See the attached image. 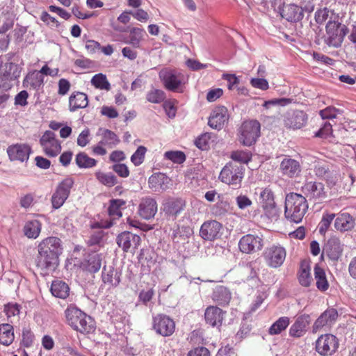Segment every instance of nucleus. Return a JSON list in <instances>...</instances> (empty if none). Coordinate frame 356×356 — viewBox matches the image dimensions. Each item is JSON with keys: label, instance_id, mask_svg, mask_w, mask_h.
I'll return each instance as SVG.
<instances>
[{"label": "nucleus", "instance_id": "1", "mask_svg": "<svg viewBox=\"0 0 356 356\" xmlns=\"http://www.w3.org/2000/svg\"><path fill=\"white\" fill-rule=\"evenodd\" d=\"M61 240L55 236L43 239L38 246L35 258L36 267L42 270H54L59 264V257L63 252Z\"/></svg>", "mask_w": 356, "mask_h": 356}, {"label": "nucleus", "instance_id": "2", "mask_svg": "<svg viewBox=\"0 0 356 356\" xmlns=\"http://www.w3.org/2000/svg\"><path fill=\"white\" fill-rule=\"evenodd\" d=\"M65 316L67 324L81 334H90L94 332L96 329L94 319L72 305L65 309Z\"/></svg>", "mask_w": 356, "mask_h": 356}, {"label": "nucleus", "instance_id": "3", "mask_svg": "<svg viewBox=\"0 0 356 356\" xmlns=\"http://www.w3.org/2000/svg\"><path fill=\"white\" fill-rule=\"evenodd\" d=\"M308 209L306 197L303 195L290 193L285 198L284 214L292 222H300Z\"/></svg>", "mask_w": 356, "mask_h": 356}, {"label": "nucleus", "instance_id": "4", "mask_svg": "<svg viewBox=\"0 0 356 356\" xmlns=\"http://www.w3.org/2000/svg\"><path fill=\"white\" fill-rule=\"evenodd\" d=\"M325 32L327 44L329 46L339 47L348 33V28L339 22L338 15L331 16L325 26Z\"/></svg>", "mask_w": 356, "mask_h": 356}, {"label": "nucleus", "instance_id": "5", "mask_svg": "<svg viewBox=\"0 0 356 356\" xmlns=\"http://www.w3.org/2000/svg\"><path fill=\"white\" fill-rule=\"evenodd\" d=\"M245 171V168L243 165L230 161L222 168L218 179L225 184L240 187Z\"/></svg>", "mask_w": 356, "mask_h": 356}, {"label": "nucleus", "instance_id": "6", "mask_svg": "<svg viewBox=\"0 0 356 356\" xmlns=\"http://www.w3.org/2000/svg\"><path fill=\"white\" fill-rule=\"evenodd\" d=\"M261 124L256 120L244 121L238 129V138L244 146L254 145L260 136Z\"/></svg>", "mask_w": 356, "mask_h": 356}, {"label": "nucleus", "instance_id": "7", "mask_svg": "<svg viewBox=\"0 0 356 356\" xmlns=\"http://www.w3.org/2000/svg\"><path fill=\"white\" fill-rule=\"evenodd\" d=\"M120 143L118 135L109 129H104L101 139L97 144L92 147V153L96 156H105L107 149H113Z\"/></svg>", "mask_w": 356, "mask_h": 356}, {"label": "nucleus", "instance_id": "8", "mask_svg": "<svg viewBox=\"0 0 356 356\" xmlns=\"http://www.w3.org/2000/svg\"><path fill=\"white\" fill-rule=\"evenodd\" d=\"M339 346V339L334 334H321L316 341V351L322 356H331Z\"/></svg>", "mask_w": 356, "mask_h": 356}, {"label": "nucleus", "instance_id": "9", "mask_svg": "<svg viewBox=\"0 0 356 356\" xmlns=\"http://www.w3.org/2000/svg\"><path fill=\"white\" fill-rule=\"evenodd\" d=\"M74 184V179L72 177H67L58 184L51 196V201L53 208L57 209L63 205L70 195Z\"/></svg>", "mask_w": 356, "mask_h": 356}, {"label": "nucleus", "instance_id": "10", "mask_svg": "<svg viewBox=\"0 0 356 356\" xmlns=\"http://www.w3.org/2000/svg\"><path fill=\"white\" fill-rule=\"evenodd\" d=\"M40 144L44 154L49 157H56L61 152V145L56 135L51 131H46L40 139Z\"/></svg>", "mask_w": 356, "mask_h": 356}, {"label": "nucleus", "instance_id": "11", "mask_svg": "<svg viewBox=\"0 0 356 356\" xmlns=\"http://www.w3.org/2000/svg\"><path fill=\"white\" fill-rule=\"evenodd\" d=\"M286 255L284 248L280 245H272L266 248L263 252V257L271 268L281 266L285 260Z\"/></svg>", "mask_w": 356, "mask_h": 356}, {"label": "nucleus", "instance_id": "12", "mask_svg": "<svg viewBox=\"0 0 356 356\" xmlns=\"http://www.w3.org/2000/svg\"><path fill=\"white\" fill-rule=\"evenodd\" d=\"M302 192L314 203H321L326 197L324 185L321 182L307 181L302 186Z\"/></svg>", "mask_w": 356, "mask_h": 356}, {"label": "nucleus", "instance_id": "13", "mask_svg": "<svg viewBox=\"0 0 356 356\" xmlns=\"http://www.w3.org/2000/svg\"><path fill=\"white\" fill-rule=\"evenodd\" d=\"M153 329L163 337H170L175 332V323L165 314H158L153 317Z\"/></svg>", "mask_w": 356, "mask_h": 356}, {"label": "nucleus", "instance_id": "14", "mask_svg": "<svg viewBox=\"0 0 356 356\" xmlns=\"http://www.w3.org/2000/svg\"><path fill=\"white\" fill-rule=\"evenodd\" d=\"M159 77L165 89L175 92L184 82V75L175 70H166L159 73Z\"/></svg>", "mask_w": 356, "mask_h": 356}, {"label": "nucleus", "instance_id": "15", "mask_svg": "<svg viewBox=\"0 0 356 356\" xmlns=\"http://www.w3.org/2000/svg\"><path fill=\"white\" fill-rule=\"evenodd\" d=\"M7 154L11 161H27L32 152L31 146L26 143H16L7 148Z\"/></svg>", "mask_w": 356, "mask_h": 356}, {"label": "nucleus", "instance_id": "16", "mask_svg": "<svg viewBox=\"0 0 356 356\" xmlns=\"http://www.w3.org/2000/svg\"><path fill=\"white\" fill-rule=\"evenodd\" d=\"M263 246L262 239L257 236H254L252 234L243 236L238 243L240 250L246 254H251L260 250Z\"/></svg>", "mask_w": 356, "mask_h": 356}, {"label": "nucleus", "instance_id": "17", "mask_svg": "<svg viewBox=\"0 0 356 356\" xmlns=\"http://www.w3.org/2000/svg\"><path fill=\"white\" fill-rule=\"evenodd\" d=\"M229 119L227 108L220 106L216 107L209 118L208 124L212 128L220 130Z\"/></svg>", "mask_w": 356, "mask_h": 356}, {"label": "nucleus", "instance_id": "18", "mask_svg": "<svg viewBox=\"0 0 356 356\" xmlns=\"http://www.w3.org/2000/svg\"><path fill=\"white\" fill-rule=\"evenodd\" d=\"M307 115L302 111L288 113L284 118V124L287 129H298L306 124Z\"/></svg>", "mask_w": 356, "mask_h": 356}, {"label": "nucleus", "instance_id": "19", "mask_svg": "<svg viewBox=\"0 0 356 356\" xmlns=\"http://www.w3.org/2000/svg\"><path fill=\"white\" fill-rule=\"evenodd\" d=\"M225 314L226 312L217 306H209L204 312V320L211 327H220Z\"/></svg>", "mask_w": 356, "mask_h": 356}, {"label": "nucleus", "instance_id": "20", "mask_svg": "<svg viewBox=\"0 0 356 356\" xmlns=\"http://www.w3.org/2000/svg\"><path fill=\"white\" fill-rule=\"evenodd\" d=\"M117 244L124 252H128L131 248L136 249L140 244V237L131 232H124L120 234L116 238Z\"/></svg>", "mask_w": 356, "mask_h": 356}, {"label": "nucleus", "instance_id": "21", "mask_svg": "<svg viewBox=\"0 0 356 356\" xmlns=\"http://www.w3.org/2000/svg\"><path fill=\"white\" fill-rule=\"evenodd\" d=\"M163 210L168 220H175L183 210L184 203L181 199L168 198L163 204Z\"/></svg>", "mask_w": 356, "mask_h": 356}, {"label": "nucleus", "instance_id": "22", "mask_svg": "<svg viewBox=\"0 0 356 356\" xmlns=\"http://www.w3.org/2000/svg\"><path fill=\"white\" fill-rule=\"evenodd\" d=\"M338 312L334 308H328L316 320L313 325V331L317 332L325 326L330 327L338 318Z\"/></svg>", "mask_w": 356, "mask_h": 356}, {"label": "nucleus", "instance_id": "23", "mask_svg": "<svg viewBox=\"0 0 356 356\" xmlns=\"http://www.w3.org/2000/svg\"><path fill=\"white\" fill-rule=\"evenodd\" d=\"M343 252V245L337 238H330L323 249V253L332 261H337L341 257Z\"/></svg>", "mask_w": 356, "mask_h": 356}, {"label": "nucleus", "instance_id": "24", "mask_svg": "<svg viewBox=\"0 0 356 356\" xmlns=\"http://www.w3.org/2000/svg\"><path fill=\"white\" fill-rule=\"evenodd\" d=\"M311 317L309 314H304L299 316L289 329V335L292 337L300 338L307 332V327L310 324Z\"/></svg>", "mask_w": 356, "mask_h": 356}, {"label": "nucleus", "instance_id": "25", "mask_svg": "<svg viewBox=\"0 0 356 356\" xmlns=\"http://www.w3.org/2000/svg\"><path fill=\"white\" fill-rule=\"evenodd\" d=\"M280 170L284 176L294 178L300 174L301 166L300 163L296 159L287 157L282 161Z\"/></svg>", "mask_w": 356, "mask_h": 356}, {"label": "nucleus", "instance_id": "26", "mask_svg": "<svg viewBox=\"0 0 356 356\" xmlns=\"http://www.w3.org/2000/svg\"><path fill=\"white\" fill-rule=\"evenodd\" d=\"M157 212L156 200L150 197H145L141 200L139 204L138 213L145 220L153 218Z\"/></svg>", "mask_w": 356, "mask_h": 356}, {"label": "nucleus", "instance_id": "27", "mask_svg": "<svg viewBox=\"0 0 356 356\" xmlns=\"http://www.w3.org/2000/svg\"><path fill=\"white\" fill-rule=\"evenodd\" d=\"M21 68L18 65L10 62L0 65V81H14L20 76Z\"/></svg>", "mask_w": 356, "mask_h": 356}, {"label": "nucleus", "instance_id": "28", "mask_svg": "<svg viewBox=\"0 0 356 356\" xmlns=\"http://www.w3.org/2000/svg\"><path fill=\"white\" fill-rule=\"evenodd\" d=\"M155 252L149 248L142 249L138 255V261L141 264V272L148 274L156 262Z\"/></svg>", "mask_w": 356, "mask_h": 356}, {"label": "nucleus", "instance_id": "29", "mask_svg": "<svg viewBox=\"0 0 356 356\" xmlns=\"http://www.w3.org/2000/svg\"><path fill=\"white\" fill-rule=\"evenodd\" d=\"M281 15L289 22H299L303 17V8L294 3L284 5Z\"/></svg>", "mask_w": 356, "mask_h": 356}, {"label": "nucleus", "instance_id": "30", "mask_svg": "<svg viewBox=\"0 0 356 356\" xmlns=\"http://www.w3.org/2000/svg\"><path fill=\"white\" fill-rule=\"evenodd\" d=\"M88 105V95L81 92L74 91L69 97V110L74 112Z\"/></svg>", "mask_w": 356, "mask_h": 356}, {"label": "nucleus", "instance_id": "31", "mask_svg": "<svg viewBox=\"0 0 356 356\" xmlns=\"http://www.w3.org/2000/svg\"><path fill=\"white\" fill-rule=\"evenodd\" d=\"M170 179L163 173H154L148 179V186L154 192H160L167 189Z\"/></svg>", "mask_w": 356, "mask_h": 356}, {"label": "nucleus", "instance_id": "32", "mask_svg": "<svg viewBox=\"0 0 356 356\" xmlns=\"http://www.w3.org/2000/svg\"><path fill=\"white\" fill-rule=\"evenodd\" d=\"M122 272L120 270L109 266L107 270L106 266L103 268L102 281L113 287H116L121 282Z\"/></svg>", "mask_w": 356, "mask_h": 356}, {"label": "nucleus", "instance_id": "33", "mask_svg": "<svg viewBox=\"0 0 356 356\" xmlns=\"http://www.w3.org/2000/svg\"><path fill=\"white\" fill-rule=\"evenodd\" d=\"M222 224H202L200 234L204 240L213 241L220 236Z\"/></svg>", "mask_w": 356, "mask_h": 356}, {"label": "nucleus", "instance_id": "34", "mask_svg": "<svg viewBox=\"0 0 356 356\" xmlns=\"http://www.w3.org/2000/svg\"><path fill=\"white\" fill-rule=\"evenodd\" d=\"M212 300L219 305L225 306L229 304L232 298L231 292L224 286H217L213 289Z\"/></svg>", "mask_w": 356, "mask_h": 356}, {"label": "nucleus", "instance_id": "35", "mask_svg": "<svg viewBox=\"0 0 356 356\" xmlns=\"http://www.w3.org/2000/svg\"><path fill=\"white\" fill-rule=\"evenodd\" d=\"M50 291L56 298L66 299L70 296V289L65 282L56 280L51 283Z\"/></svg>", "mask_w": 356, "mask_h": 356}, {"label": "nucleus", "instance_id": "36", "mask_svg": "<svg viewBox=\"0 0 356 356\" xmlns=\"http://www.w3.org/2000/svg\"><path fill=\"white\" fill-rule=\"evenodd\" d=\"M102 254L93 252L88 256L86 263L83 264L84 268L91 273H95L99 270L102 263Z\"/></svg>", "mask_w": 356, "mask_h": 356}, {"label": "nucleus", "instance_id": "37", "mask_svg": "<svg viewBox=\"0 0 356 356\" xmlns=\"http://www.w3.org/2000/svg\"><path fill=\"white\" fill-rule=\"evenodd\" d=\"M125 204L126 202L122 199H113L110 200L108 213L111 221L118 220L122 216V207Z\"/></svg>", "mask_w": 356, "mask_h": 356}, {"label": "nucleus", "instance_id": "38", "mask_svg": "<svg viewBox=\"0 0 356 356\" xmlns=\"http://www.w3.org/2000/svg\"><path fill=\"white\" fill-rule=\"evenodd\" d=\"M298 281L300 285L305 287L309 286L312 283V277L310 273V265L308 261L303 260L300 263Z\"/></svg>", "mask_w": 356, "mask_h": 356}, {"label": "nucleus", "instance_id": "39", "mask_svg": "<svg viewBox=\"0 0 356 356\" xmlns=\"http://www.w3.org/2000/svg\"><path fill=\"white\" fill-rule=\"evenodd\" d=\"M15 339L13 325L8 323L0 325V343L9 346Z\"/></svg>", "mask_w": 356, "mask_h": 356}, {"label": "nucleus", "instance_id": "40", "mask_svg": "<svg viewBox=\"0 0 356 356\" xmlns=\"http://www.w3.org/2000/svg\"><path fill=\"white\" fill-rule=\"evenodd\" d=\"M146 35V32L143 29L133 27L129 31V41L127 43L131 44L135 48H140V42Z\"/></svg>", "mask_w": 356, "mask_h": 356}, {"label": "nucleus", "instance_id": "41", "mask_svg": "<svg viewBox=\"0 0 356 356\" xmlns=\"http://www.w3.org/2000/svg\"><path fill=\"white\" fill-rule=\"evenodd\" d=\"M95 176L97 181L106 187L111 188L118 183V179L112 172H104L98 170L95 173Z\"/></svg>", "mask_w": 356, "mask_h": 356}, {"label": "nucleus", "instance_id": "42", "mask_svg": "<svg viewBox=\"0 0 356 356\" xmlns=\"http://www.w3.org/2000/svg\"><path fill=\"white\" fill-rule=\"evenodd\" d=\"M314 277L316 280V284L318 289L321 291H325L329 287V284L326 278L325 270L318 264L314 267Z\"/></svg>", "mask_w": 356, "mask_h": 356}, {"label": "nucleus", "instance_id": "43", "mask_svg": "<svg viewBox=\"0 0 356 356\" xmlns=\"http://www.w3.org/2000/svg\"><path fill=\"white\" fill-rule=\"evenodd\" d=\"M261 262L259 259H255L248 262L243 265V273L247 275V280H253L258 278V272L259 271Z\"/></svg>", "mask_w": 356, "mask_h": 356}, {"label": "nucleus", "instance_id": "44", "mask_svg": "<svg viewBox=\"0 0 356 356\" xmlns=\"http://www.w3.org/2000/svg\"><path fill=\"white\" fill-rule=\"evenodd\" d=\"M24 85L30 86L34 89H38L44 83V76L37 71L29 73L24 80Z\"/></svg>", "mask_w": 356, "mask_h": 356}, {"label": "nucleus", "instance_id": "45", "mask_svg": "<svg viewBox=\"0 0 356 356\" xmlns=\"http://www.w3.org/2000/svg\"><path fill=\"white\" fill-rule=\"evenodd\" d=\"M172 229L173 238H188L193 234V229L188 224H174Z\"/></svg>", "mask_w": 356, "mask_h": 356}, {"label": "nucleus", "instance_id": "46", "mask_svg": "<svg viewBox=\"0 0 356 356\" xmlns=\"http://www.w3.org/2000/svg\"><path fill=\"white\" fill-rule=\"evenodd\" d=\"M290 320L287 316L279 318L269 328L268 333L270 335H276L280 334L289 325Z\"/></svg>", "mask_w": 356, "mask_h": 356}, {"label": "nucleus", "instance_id": "47", "mask_svg": "<svg viewBox=\"0 0 356 356\" xmlns=\"http://www.w3.org/2000/svg\"><path fill=\"white\" fill-rule=\"evenodd\" d=\"M76 163L81 168H90L95 166L97 161L90 156L85 152H80L76 156Z\"/></svg>", "mask_w": 356, "mask_h": 356}, {"label": "nucleus", "instance_id": "48", "mask_svg": "<svg viewBox=\"0 0 356 356\" xmlns=\"http://www.w3.org/2000/svg\"><path fill=\"white\" fill-rule=\"evenodd\" d=\"M91 84L96 88L100 90H109L111 84L108 82L106 76L102 73H99L92 76Z\"/></svg>", "mask_w": 356, "mask_h": 356}, {"label": "nucleus", "instance_id": "49", "mask_svg": "<svg viewBox=\"0 0 356 356\" xmlns=\"http://www.w3.org/2000/svg\"><path fill=\"white\" fill-rule=\"evenodd\" d=\"M165 93L163 90L152 88L146 94V99L152 104H161L165 99Z\"/></svg>", "mask_w": 356, "mask_h": 356}, {"label": "nucleus", "instance_id": "50", "mask_svg": "<svg viewBox=\"0 0 356 356\" xmlns=\"http://www.w3.org/2000/svg\"><path fill=\"white\" fill-rule=\"evenodd\" d=\"M230 158L234 161L247 164L252 159V153L248 150H236L231 153Z\"/></svg>", "mask_w": 356, "mask_h": 356}, {"label": "nucleus", "instance_id": "51", "mask_svg": "<svg viewBox=\"0 0 356 356\" xmlns=\"http://www.w3.org/2000/svg\"><path fill=\"white\" fill-rule=\"evenodd\" d=\"M260 200L261 207L273 205L275 204L274 194L269 188H265L260 193Z\"/></svg>", "mask_w": 356, "mask_h": 356}, {"label": "nucleus", "instance_id": "52", "mask_svg": "<svg viewBox=\"0 0 356 356\" xmlns=\"http://www.w3.org/2000/svg\"><path fill=\"white\" fill-rule=\"evenodd\" d=\"M41 224H25L23 232L26 236L29 238H36L41 231Z\"/></svg>", "mask_w": 356, "mask_h": 356}, {"label": "nucleus", "instance_id": "53", "mask_svg": "<svg viewBox=\"0 0 356 356\" xmlns=\"http://www.w3.org/2000/svg\"><path fill=\"white\" fill-rule=\"evenodd\" d=\"M264 210V213L266 216V218L273 222V221H277L280 217V211L278 208L276 206V204H274L273 205L270 206H266L264 207H262Z\"/></svg>", "mask_w": 356, "mask_h": 356}, {"label": "nucleus", "instance_id": "54", "mask_svg": "<svg viewBox=\"0 0 356 356\" xmlns=\"http://www.w3.org/2000/svg\"><path fill=\"white\" fill-rule=\"evenodd\" d=\"M165 158L175 163H182L186 160V156L181 151H168L165 153Z\"/></svg>", "mask_w": 356, "mask_h": 356}, {"label": "nucleus", "instance_id": "55", "mask_svg": "<svg viewBox=\"0 0 356 356\" xmlns=\"http://www.w3.org/2000/svg\"><path fill=\"white\" fill-rule=\"evenodd\" d=\"M147 152L146 147L140 146L131 156V162L136 165H140L144 161L145 155Z\"/></svg>", "mask_w": 356, "mask_h": 356}, {"label": "nucleus", "instance_id": "56", "mask_svg": "<svg viewBox=\"0 0 356 356\" xmlns=\"http://www.w3.org/2000/svg\"><path fill=\"white\" fill-rule=\"evenodd\" d=\"M40 19L44 24L51 28H58L60 26L59 22L54 17L50 15L47 11H42Z\"/></svg>", "mask_w": 356, "mask_h": 356}, {"label": "nucleus", "instance_id": "57", "mask_svg": "<svg viewBox=\"0 0 356 356\" xmlns=\"http://www.w3.org/2000/svg\"><path fill=\"white\" fill-rule=\"evenodd\" d=\"M330 10L327 8L318 9L314 15L315 21L318 24H323L330 16Z\"/></svg>", "mask_w": 356, "mask_h": 356}, {"label": "nucleus", "instance_id": "58", "mask_svg": "<svg viewBox=\"0 0 356 356\" xmlns=\"http://www.w3.org/2000/svg\"><path fill=\"white\" fill-rule=\"evenodd\" d=\"M112 169L119 177L122 178H127L130 175L129 169L124 163L114 164Z\"/></svg>", "mask_w": 356, "mask_h": 356}, {"label": "nucleus", "instance_id": "59", "mask_svg": "<svg viewBox=\"0 0 356 356\" xmlns=\"http://www.w3.org/2000/svg\"><path fill=\"white\" fill-rule=\"evenodd\" d=\"M211 140V135L209 133L202 134L195 140L196 146L202 149L205 150L209 148V143Z\"/></svg>", "mask_w": 356, "mask_h": 356}, {"label": "nucleus", "instance_id": "60", "mask_svg": "<svg viewBox=\"0 0 356 356\" xmlns=\"http://www.w3.org/2000/svg\"><path fill=\"white\" fill-rule=\"evenodd\" d=\"M332 133V126L329 122H325L323 127L315 134L316 137L327 138Z\"/></svg>", "mask_w": 356, "mask_h": 356}, {"label": "nucleus", "instance_id": "61", "mask_svg": "<svg viewBox=\"0 0 356 356\" xmlns=\"http://www.w3.org/2000/svg\"><path fill=\"white\" fill-rule=\"evenodd\" d=\"M104 235V234L102 230H98L94 232L88 240L87 244L88 246L99 245L102 241Z\"/></svg>", "mask_w": 356, "mask_h": 356}, {"label": "nucleus", "instance_id": "62", "mask_svg": "<svg viewBox=\"0 0 356 356\" xmlns=\"http://www.w3.org/2000/svg\"><path fill=\"white\" fill-rule=\"evenodd\" d=\"M339 109L328 106L323 110L320 111V115L323 119H333L337 116Z\"/></svg>", "mask_w": 356, "mask_h": 356}, {"label": "nucleus", "instance_id": "63", "mask_svg": "<svg viewBox=\"0 0 356 356\" xmlns=\"http://www.w3.org/2000/svg\"><path fill=\"white\" fill-rule=\"evenodd\" d=\"M35 195L33 193H27L22 195L19 200V204L21 207L29 209L33 204Z\"/></svg>", "mask_w": 356, "mask_h": 356}, {"label": "nucleus", "instance_id": "64", "mask_svg": "<svg viewBox=\"0 0 356 356\" xmlns=\"http://www.w3.org/2000/svg\"><path fill=\"white\" fill-rule=\"evenodd\" d=\"M132 17L143 23L147 22L149 19V15L147 11L142 8H138L136 11H132Z\"/></svg>", "mask_w": 356, "mask_h": 356}]
</instances>
